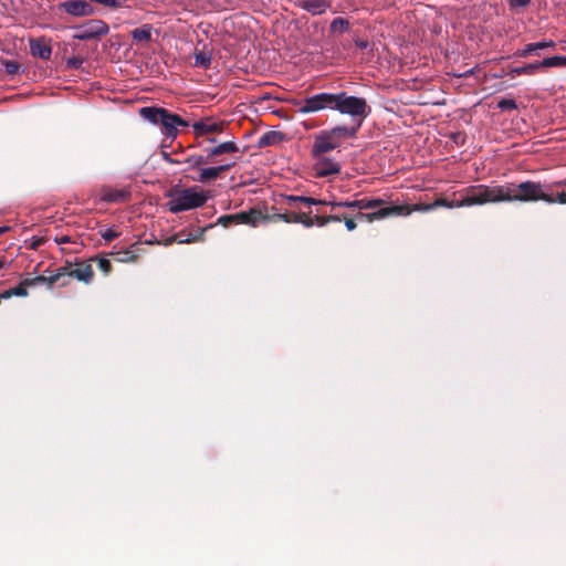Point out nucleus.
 <instances>
[{
  "label": "nucleus",
  "instance_id": "0eeeda50",
  "mask_svg": "<svg viewBox=\"0 0 566 566\" xmlns=\"http://www.w3.org/2000/svg\"><path fill=\"white\" fill-rule=\"evenodd\" d=\"M528 202L544 201L546 203H566V190L559 192H549L546 186L541 182L528 180Z\"/></svg>",
  "mask_w": 566,
  "mask_h": 566
},
{
  "label": "nucleus",
  "instance_id": "603ef678",
  "mask_svg": "<svg viewBox=\"0 0 566 566\" xmlns=\"http://www.w3.org/2000/svg\"><path fill=\"white\" fill-rule=\"evenodd\" d=\"M331 202L332 201H326V200H321V199L314 198V203H311V206H317V205L331 206Z\"/></svg>",
  "mask_w": 566,
  "mask_h": 566
},
{
  "label": "nucleus",
  "instance_id": "5701e85b",
  "mask_svg": "<svg viewBox=\"0 0 566 566\" xmlns=\"http://www.w3.org/2000/svg\"><path fill=\"white\" fill-rule=\"evenodd\" d=\"M211 52L196 49L193 52V66L208 70L211 65Z\"/></svg>",
  "mask_w": 566,
  "mask_h": 566
},
{
  "label": "nucleus",
  "instance_id": "f704fd0d",
  "mask_svg": "<svg viewBox=\"0 0 566 566\" xmlns=\"http://www.w3.org/2000/svg\"><path fill=\"white\" fill-rule=\"evenodd\" d=\"M91 2H95L102 4L106 8L117 9L126 7L127 0H90Z\"/></svg>",
  "mask_w": 566,
  "mask_h": 566
},
{
  "label": "nucleus",
  "instance_id": "dca6fc26",
  "mask_svg": "<svg viewBox=\"0 0 566 566\" xmlns=\"http://www.w3.org/2000/svg\"><path fill=\"white\" fill-rule=\"evenodd\" d=\"M295 4L312 15H321L331 7V0H295Z\"/></svg>",
  "mask_w": 566,
  "mask_h": 566
},
{
  "label": "nucleus",
  "instance_id": "4be33fe9",
  "mask_svg": "<svg viewBox=\"0 0 566 566\" xmlns=\"http://www.w3.org/2000/svg\"><path fill=\"white\" fill-rule=\"evenodd\" d=\"M284 139V135L281 132L270 130L264 133L258 140L259 148H265L268 146L276 145Z\"/></svg>",
  "mask_w": 566,
  "mask_h": 566
},
{
  "label": "nucleus",
  "instance_id": "a211bd4d",
  "mask_svg": "<svg viewBox=\"0 0 566 566\" xmlns=\"http://www.w3.org/2000/svg\"><path fill=\"white\" fill-rule=\"evenodd\" d=\"M314 170L317 177H327L339 174L340 166L338 163L323 157L315 163Z\"/></svg>",
  "mask_w": 566,
  "mask_h": 566
},
{
  "label": "nucleus",
  "instance_id": "a19ab883",
  "mask_svg": "<svg viewBox=\"0 0 566 566\" xmlns=\"http://www.w3.org/2000/svg\"><path fill=\"white\" fill-rule=\"evenodd\" d=\"M532 0H509V7L511 10H518L522 8H526Z\"/></svg>",
  "mask_w": 566,
  "mask_h": 566
},
{
  "label": "nucleus",
  "instance_id": "393cba45",
  "mask_svg": "<svg viewBox=\"0 0 566 566\" xmlns=\"http://www.w3.org/2000/svg\"><path fill=\"white\" fill-rule=\"evenodd\" d=\"M386 201L381 198H361L360 199V210H369L375 211L380 208H385Z\"/></svg>",
  "mask_w": 566,
  "mask_h": 566
},
{
  "label": "nucleus",
  "instance_id": "4d7b16f0",
  "mask_svg": "<svg viewBox=\"0 0 566 566\" xmlns=\"http://www.w3.org/2000/svg\"><path fill=\"white\" fill-rule=\"evenodd\" d=\"M4 261H0V270L4 268Z\"/></svg>",
  "mask_w": 566,
  "mask_h": 566
},
{
  "label": "nucleus",
  "instance_id": "39448f33",
  "mask_svg": "<svg viewBox=\"0 0 566 566\" xmlns=\"http://www.w3.org/2000/svg\"><path fill=\"white\" fill-rule=\"evenodd\" d=\"M263 219H268L266 214H263L261 209L251 208L249 211H241L234 214H224L219 217L217 224L224 228H229L233 224H249L255 227Z\"/></svg>",
  "mask_w": 566,
  "mask_h": 566
},
{
  "label": "nucleus",
  "instance_id": "f257e3e1",
  "mask_svg": "<svg viewBox=\"0 0 566 566\" xmlns=\"http://www.w3.org/2000/svg\"><path fill=\"white\" fill-rule=\"evenodd\" d=\"M297 113L302 115L323 111H336L350 117L353 126L337 125L329 130L342 143L344 138H355L365 118L371 113L366 98L349 95L345 91L321 92L295 102Z\"/></svg>",
  "mask_w": 566,
  "mask_h": 566
},
{
  "label": "nucleus",
  "instance_id": "6e6d98bb",
  "mask_svg": "<svg viewBox=\"0 0 566 566\" xmlns=\"http://www.w3.org/2000/svg\"><path fill=\"white\" fill-rule=\"evenodd\" d=\"M555 185L559 186V185H566V180L564 181H558V182H555Z\"/></svg>",
  "mask_w": 566,
  "mask_h": 566
},
{
  "label": "nucleus",
  "instance_id": "a878e982",
  "mask_svg": "<svg viewBox=\"0 0 566 566\" xmlns=\"http://www.w3.org/2000/svg\"><path fill=\"white\" fill-rule=\"evenodd\" d=\"M539 69L541 66L538 61L524 66L514 67L509 72V75L512 77H515L516 75H534Z\"/></svg>",
  "mask_w": 566,
  "mask_h": 566
},
{
  "label": "nucleus",
  "instance_id": "bb28decb",
  "mask_svg": "<svg viewBox=\"0 0 566 566\" xmlns=\"http://www.w3.org/2000/svg\"><path fill=\"white\" fill-rule=\"evenodd\" d=\"M331 208L333 211H336L339 208H346L352 211L350 213H356L357 211H360V199L333 201L331 202Z\"/></svg>",
  "mask_w": 566,
  "mask_h": 566
},
{
  "label": "nucleus",
  "instance_id": "de8ad7c7",
  "mask_svg": "<svg viewBox=\"0 0 566 566\" xmlns=\"http://www.w3.org/2000/svg\"><path fill=\"white\" fill-rule=\"evenodd\" d=\"M312 220H314V226H318V227H325L328 224V219H327V216H315L314 218H312Z\"/></svg>",
  "mask_w": 566,
  "mask_h": 566
},
{
  "label": "nucleus",
  "instance_id": "4c0bfd02",
  "mask_svg": "<svg viewBox=\"0 0 566 566\" xmlns=\"http://www.w3.org/2000/svg\"><path fill=\"white\" fill-rule=\"evenodd\" d=\"M197 240H198L197 237H187V238H185L180 233H178V234H175V235L170 237L169 239H167L166 244H170L172 242L191 243V242H195Z\"/></svg>",
  "mask_w": 566,
  "mask_h": 566
},
{
  "label": "nucleus",
  "instance_id": "b1692460",
  "mask_svg": "<svg viewBox=\"0 0 566 566\" xmlns=\"http://www.w3.org/2000/svg\"><path fill=\"white\" fill-rule=\"evenodd\" d=\"M298 203H304L307 206H311V203H314L313 197H306V196H284L283 197V205L291 209H296L298 207Z\"/></svg>",
  "mask_w": 566,
  "mask_h": 566
},
{
  "label": "nucleus",
  "instance_id": "e433bc0d",
  "mask_svg": "<svg viewBox=\"0 0 566 566\" xmlns=\"http://www.w3.org/2000/svg\"><path fill=\"white\" fill-rule=\"evenodd\" d=\"M497 107L501 111H512L517 108V104L513 98H502L501 101H499Z\"/></svg>",
  "mask_w": 566,
  "mask_h": 566
},
{
  "label": "nucleus",
  "instance_id": "4468645a",
  "mask_svg": "<svg viewBox=\"0 0 566 566\" xmlns=\"http://www.w3.org/2000/svg\"><path fill=\"white\" fill-rule=\"evenodd\" d=\"M235 160L221 164L214 167H207L199 169V176L195 178V180L199 182H208L210 180L218 179L222 176L223 172L230 170L234 167Z\"/></svg>",
  "mask_w": 566,
  "mask_h": 566
},
{
  "label": "nucleus",
  "instance_id": "c85d7f7f",
  "mask_svg": "<svg viewBox=\"0 0 566 566\" xmlns=\"http://www.w3.org/2000/svg\"><path fill=\"white\" fill-rule=\"evenodd\" d=\"M28 287H30V284H27V279H24L19 283L18 286L2 292V296H6L8 298L12 296H28Z\"/></svg>",
  "mask_w": 566,
  "mask_h": 566
},
{
  "label": "nucleus",
  "instance_id": "423d86ee",
  "mask_svg": "<svg viewBox=\"0 0 566 566\" xmlns=\"http://www.w3.org/2000/svg\"><path fill=\"white\" fill-rule=\"evenodd\" d=\"M410 214L408 203L405 205H389L385 208L371 212L357 211L355 218L359 221L374 222L375 220L386 219L390 217H406Z\"/></svg>",
  "mask_w": 566,
  "mask_h": 566
},
{
  "label": "nucleus",
  "instance_id": "7ed1b4c3",
  "mask_svg": "<svg viewBox=\"0 0 566 566\" xmlns=\"http://www.w3.org/2000/svg\"><path fill=\"white\" fill-rule=\"evenodd\" d=\"M139 116L154 125H159L166 137L175 138L178 135V126L187 127L188 122L179 115L164 107L145 106L139 109Z\"/></svg>",
  "mask_w": 566,
  "mask_h": 566
},
{
  "label": "nucleus",
  "instance_id": "864d4df0",
  "mask_svg": "<svg viewBox=\"0 0 566 566\" xmlns=\"http://www.w3.org/2000/svg\"><path fill=\"white\" fill-rule=\"evenodd\" d=\"M355 44L359 49H366L368 46V42L364 40H357Z\"/></svg>",
  "mask_w": 566,
  "mask_h": 566
},
{
  "label": "nucleus",
  "instance_id": "7c9ffc66",
  "mask_svg": "<svg viewBox=\"0 0 566 566\" xmlns=\"http://www.w3.org/2000/svg\"><path fill=\"white\" fill-rule=\"evenodd\" d=\"M129 196V191L114 189L106 192L104 199L111 202H118L128 200Z\"/></svg>",
  "mask_w": 566,
  "mask_h": 566
},
{
  "label": "nucleus",
  "instance_id": "f3484780",
  "mask_svg": "<svg viewBox=\"0 0 566 566\" xmlns=\"http://www.w3.org/2000/svg\"><path fill=\"white\" fill-rule=\"evenodd\" d=\"M90 260H78L74 263L72 277L85 284L92 283L94 279V271Z\"/></svg>",
  "mask_w": 566,
  "mask_h": 566
},
{
  "label": "nucleus",
  "instance_id": "9b49d317",
  "mask_svg": "<svg viewBox=\"0 0 566 566\" xmlns=\"http://www.w3.org/2000/svg\"><path fill=\"white\" fill-rule=\"evenodd\" d=\"M108 30V25L104 21L91 20L88 23L81 28L75 38L82 41L99 39L101 36L107 34Z\"/></svg>",
  "mask_w": 566,
  "mask_h": 566
},
{
  "label": "nucleus",
  "instance_id": "473e14b6",
  "mask_svg": "<svg viewBox=\"0 0 566 566\" xmlns=\"http://www.w3.org/2000/svg\"><path fill=\"white\" fill-rule=\"evenodd\" d=\"M349 30V22L344 18H335L331 23V31L344 33Z\"/></svg>",
  "mask_w": 566,
  "mask_h": 566
},
{
  "label": "nucleus",
  "instance_id": "2f4dec72",
  "mask_svg": "<svg viewBox=\"0 0 566 566\" xmlns=\"http://www.w3.org/2000/svg\"><path fill=\"white\" fill-rule=\"evenodd\" d=\"M90 261L96 262L98 270L103 272L105 275H108L113 270L111 261L104 256H94L91 258Z\"/></svg>",
  "mask_w": 566,
  "mask_h": 566
},
{
  "label": "nucleus",
  "instance_id": "5fc2aeb1",
  "mask_svg": "<svg viewBox=\"0 0 566 566\" xmlns=\"http://www.w3.org/2000/svg\"><path fill=\"white\" fill-rule=\"evenodd\" d=\"M9 230V227H0V234L7 232Z\"/></svg>",
  "mask_w": 566,
  "mask_h": 566
},
{
  "label": "nucleus",
  "instance_id": "37998d69",
  "mask_svg": "<svg viewBox=\"0 0 566 566\" xmlns=\"http://www.w3.org/2000/svg\"><path fill=\"white\" fill-rule=\"evenodd\" d=\"M61 275H62L61 273H53L50 276H45V279H46L45 284L48 285V287L52 289V286L55 283H60L61 284Z\"/></svg>",
  "mask_w": 566,
  "mask_h": 566
},
{
  "label": "nucleus",
  "instance_id": "58836bf2",
  "mask_svg": "<svg viewBox=\"0 0 566 566\" xmlns=\"http://www.w3.org/2000/svg\"><path fill=\"white\" fill-rule=\"evenodd\" d=\"M2 64L6 67V72L10 75H14L19 73L20 64L17 61L4 60Z\"/></svg>",
  "mask_w": 566,
  "mask_h": 566
},
{
  "label": "nucleus",
  "instance_id": "79ce46f5",
  "mask_svg": "<svg viewBox=\"0 0 566 566\" xmlns=\"http://www.w3.org/2000/svg\"><path fill=\"white\" fill-rule=\"evenodd\" d=\"M83 64V60L81 57H70L66 60V65L69 69L77 70Z\"/></svg>",
  "mask_w": 566,
  "mask_h": 566
},
{
  "label": "nucleus",
  "instance_id": "cd10ccee",
  "mask_svg": "<svg viewBox=\"0 0 566 566\" xmlns=\"http://www.w3.org/2000/svg\"><path fill=\"white\" fill-rule=\"evenodd\" d=\"M541 69H547V67H566V56L563 55H555L545 57L542 61H539Z\"/></svg>",
  "mask_w": 566,
  "mask_h": 566
},
{
  "label": "nucleus",
  "instance_id": "f8f14e48",
  "mask_svg": "<svg viewBox=\"0 0 566 566\" xmlns=\"http://www.w3.org/2000/svg\"><path fill=\"white\" fill-rule=\"evenodd\" d=\"M461 203V197L459 199H452V200H449L447 198H439L437 199L436 201H433L432 203H415V205H408V209L410 210V213L413 212V211H420V212H426V211H430V210H433L436 208H461L463 207V205H460Z\"/></svg>",
  "mask_w": 566,
  "mask_h": 566
},
{
  "label": "nucleus",
  "instance_id": "ea45409f",
  "mask_svg": "<svg viewBox=\"0 0 566 566\" xmlns=\"http://www.w3.org/2000/svg\"><path fill=\"white\" fill-rule=\"evenodd\" d=\"M101 237L107 241V242H111L113 241L114 239L118 238L119 237V232H117L116 230L112 229V228H108L104 231H101Z\"/></svg>",
  "mask_w": 566,
  "mask_h": 566
},
{
  "label": "nucleus",
  "instance_id": "09e8293b",
  "mask_svg": "<svg viewBox=\"0 0 566 566\" xmlns=\"http://www.w3.org/2000/svg\"><path fill=\"white\" fill-rule=\"evenodd\" d=\"M327 219H328V223L340 222V221H343V213L338 212V213H334V214H328Z\"/></svg>",
  "mask_w": 566,
  "mask_h": 566
},
{
  "label": "nucleus",
  "instance_id": "9d476101",
  "mask_svg": "<svg viewBox=\"0 0 566 566\" xmlns=\"http://www.w3.org/2000/svg\"><path fill=\"white\" fill-rule=\"evenodd\" d=\"M57 9L75 18L94 14V8L86 0H65L59 3Z\"/></svg>",
  "mask_w": 566,
  "mask_h": 566
},
{
  "label": "nucleus",
  "instance_id": "ddd939ff",
  "mask_svg": "<svg viewBox=\"0 0 566 566\" xmlns=\"http://www.w3.org/2000/svg\"><path fill=\"white\" fill-rule=\"evenodd\" d=\"M209 164L219 163L218 157L227 154H234L239 151V147L234 140L219 143L206 149Z\"/></svg>",
  "mask_w": 566,
  "mask_h": 566
},
{
  "label": "nucleus",
  "instance_id": "49530a36",
  "mask_svg": "<svg viewBox=\"0 0 566 566\" xmlns=\"http://www.w3.org/2000/svg\"><path fill=\"white\" fill-rule=\"evenodd\" d=\"M45 281H46L45 275H38L32 279H27V284H30V286H35L39 284H45Z\"/></svg>",
  "mask_w": 566,
  "mask_h": 566
},
{
  "label": "nucleus",
  "instance_id": "1a4fd4ad",
  "mask_svg": "<svg viewBox=\"0 0 566 566\" xmlns=\"http://www.w3.org/2000/svg\"><path fill=\"white\" fill-rule=\"evenodd\" d=\"M311 212H296V211H285L282 213H276L268 219H263L262 221H273V222H285V223H301L305 228H312L314 226V220H312Z\"/></svg>",
  "mask_w": 566,
  "mask_h": 566
},
{
  "label": "nucleus",
  "instance_id": "412c9836",
  "mask_svg": "<svg viewBox=\"0 0 566 566\" xmlns=\"http://www.w3.org/2000/svg\"><path fill=\"white\" fill-rule=\"evenodd\" d=\"M151 24H144L140 28H136L130 32V36L136 43H148L151 41Z\"/></svg>",
  "mask_w": 566,
  "mask_h": 566
},
{
  "label": "nucleus",
  "instance_id": "c9c22d12",
  "mask_svg": "<svg viewBox=\"0 0 566 566\" xmlns=\"http://www.w3.org/2000/svg\"><path fill=\"white\" fill-rule=\"evenodd\" d=\"M356 220L355 213L343 212V222L348 231H354L357 228Z\"/></svg>",
  "mask_w": 566,
  "mask_h": 566
},
{
  "label": "nucleus",
  "instance_id": "8fccbe9b",
  "mask_svg": "<svg viewBox=\"0 0 566 566\" xmlns=\"http://www.w3.org/2000/svg\"><path fill=\"white\" fill-rule=\"evenodd\" d=\"M44 240L42 238H33L30 244V248L36 250L40 245H42Z\"/></svg>",
  "mask_w": 566,
  "mask_h": 566
},
{
  "label": "nucleus",
  "instance_id": "3c124183",
  "mask_svg": "<svg viewBox=\"0 0 566 566\" xmlns=\"http://www.w3.org/2000/svg\"><path fill=\"white\" fill-rule=\"evenodd\" d=\"M55 241L57 244H64L71 242V239L67 235H62L60 238H56Z\"/></svg>",
  "mask_w": 566,
  "mask_h": 566
},
{
  "label": "nucleus",
  "instance_id": "a18cd8bd",
  "mask_svg": "<svg viewBox=\"0 0 566 566\" xmlns=\"http://www.w3.org/2000/svg\"><path fill=\"white\" fill-rule=\"evenodd\" d=\"M117 254L120 255L118 258V260L122 262H129V261H134L136 259V255L134 254V252L129 251V250L118 252Z\"/></svg>",
  "mask_w": 566,
  "mask_h": 566
},
{
  "label": "nucleus",
  "instance_id": "6ab92c4d",
  "mask_svg": "<svg viewBox=\"0 0 566 566\" xmlns=\"http://www.w3.org/2000/svg\"><path fill=\"white\" fill-rule=\"evenodd\" d=\"M556 43L552 40H544L535 43H528L523 49L515 51L514 55L517 57H527L532 54L539 55L538 51L545 49H554Z\"/></svg>",
  "mask_w": 566,
  "mask_h": 566
},
{
  "label": "nucleus",
  "instance_id": "c756f323",
  "mask_svg": "<svg viewBox=\"0 0 566 566\" xmlns=\"http://www.w3.org/2000/svg\"><path fill=\"white\" fill-rule=\"evenodd\" d=\"M74 270V264L71 262H65L63 266H60L55 273H61V286H66L70 283V279L72 277V272Z\"/></svg>",
  "mask_w": 566,
  "mask_h": 566
},
{
  "label": "nucleus",
  "instance_id": "2eb2a0df",
  "mask_svg": "<svg viewBox=\"0 0 566 566\" xmlns=\"http://www.w3.org/2000/svg\"><path fill=\"white\" fill-rule=\"evenodd\" d=\"M50 42L51 41L44 36L30 39L29 44L32 56L45 61L50 60L52 54V48Z\"/></svg>",
  "mask_w": 566,
  "mask_h": 566
},
{
  "label": "nucleus",
  "instance_id": "aec40b11",
  "mask_svg": "<svg viewBox=\"0 0 566 566\" xmlns=\"http://www.w3.org/2000/svg\"><path fill=\"white\" fill-rule=\"evenodd\" d=\"M335 149V145H332L326 137L319 132L315 138L314 144L312 146V155L315 158H319L322 155L332 151Z\"/></svg>",
  "mask_w": 566,
  "mask_h": 566
},
{
  "label": "nucleus",
  "instance_id": "20e7f679",
  "mask_svg": "<svg viewBox=\"0 0 566 566\" xmlns=\"http://www.w3.org/2000/svg\"><path fill=\"white\" fill-rule=\"evenodd\" d=\"M207 201L203 191H197L196 188H188L170 193V200L167 202L168 209L172 213L202 207Z\"/></svg>",
  "mask_w": 566,
  "mask_h": 566
},
{
  "label": "nucleus",
  "instance_id": "6e6552de",
  "mask_svg": "<svg viewBox=\"0 0 566 566\" xmlns=\"http://www.w3.org/2000/svg\"><path fill=\"white\" fill-rule=\"evenodd\" d=\"M228 124L224 120H213L210 117L202 118L192 124L196 138H205L209 143H216L214 134L226 130Z\"/></svg>",
  "mask_w": 566,
  "mask_h": 566
},
{
  "label": "nucleus",
  "instance_id": "f03ea898",
  "mask_svg": "<svg viewBox=\"0 0 566 566\" xmlns=\"http://www.w3.org/2000/svg\"><path fill=\"white\" fill-rule=\"evenodd\" d=\"M463 207L482 206L497 202H528V180L521 184H505L499 186L476 185L470 186L460 192Z\"/></svg>",
  "mask_w": 566,
  "mask_h": 566
},
{
  "label": "nucleus",
  "instance_id": "72a5a7b5",
  "mask_svg": "<svg viewBox=\"0 0 566 566\" xmlns=\"http://www.w3.org/2000/svg\"><path fill=\"white\" fill-rule=\"evenodd\" d=\"M184 163L188 164L189 167L191 168H198L200 167L201 165H206V164H209L208 161V158H207V155L206 156H202V155H192V156H189L187 157Z\"/></svg>",
  "mask_w": 566,
  "mask_h": 566
},
{
  "label": "nucleus",
  "instance_id": "c03bdc74",
  "mask_svg": "<svg viewBox=\"0 0 566 566\" xmlns=\"http://www.w3.org/2000/svg\"><path fill=\"white\" fill-rule=\"evenodd\" d=\"M321 132L332 145H335V149L340 146L339 140L332 134L329 129H324Z\"/></svg>",
  "mask_w": 566,
  "mask_h": 566
}]
</instances>
